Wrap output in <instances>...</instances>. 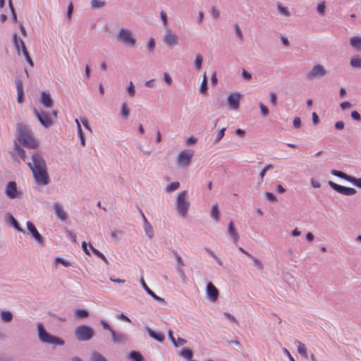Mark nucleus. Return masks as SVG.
Here are the masks:
<instances>
[{
  "instance_id": "nucleus-1",
  "label": "nucleus",
  "mask_w": 361,
  "mask_h": 361,
  "mask_svg": "<svg viewBox=\"0 0 361 361\" xmlns=\"http://www.w3.org/2000/svg\"><path fill=\"white\" fill-rule=\"evenodd\" d=\"M17 133L19 141L24 147L29 149L38 147V142L32 136L27 127L21 123L17 124Z\"/></svg>"
},
{
  "instance_id": "nucleus-2",
  "label": "nucleus",
  "mask_w": 361,
  "mask_h": 361,
  "mask_svg": "<svg viewBox=\"0 0 361 361\" xmlns=\"http://www.w3.org/2000/svg\"><path fill=\"white\" fill-rule=\"evenodd\" d=\"M37 331H38V337L39 340L44 343L48 344H54L56 345L62 346L64 345L65 342L63 339L60 337L54 336L49 334L44 328L42 323L37 324Z\"/></svg>"
},
{
  "instance_id": "nucleus-3",
  "label": "nucleus",
  "mask_w": 361,
  "mask_h": 361,
  "mask_svg": "<svg viewBox=\"0 0 361 361\" xmlns=\"http://www.w3.org/2000/svg\"><path fill=\"white\" fill-rule=\"evenodd\" d=\"M116 39L130 47H135L136 45V39L133 32L126 28H121L116 32Z\"/></svg>"
},
{
  "instance_id": "nucleus-4",
  "label": "nucleus",
  "mask_w": 361,
  "mask_h": 361,
  "mask_svg": "<svg viewBox=\"0 0 361 361\" xmlns=\"http://www.w3.org/2000/svg\"><path fill=\"white\" fill-rule=\"evenodd\" d=\"M187 197L188 192L186 190L180 192L176 197V210L182 216H185L189 209L190 202L188 201Z\"/></svg>"
},
{
  "instance_id": "nucleus-5",
  "label": "nucleus",
  "mask_w": 361,
  "mask_h": 361,
  "mask_svg": "<svg viewBox=\"0 0 361 361\" xmlns=\"http://www.w3.org/2000/svg\"><path fill=\"white\" fill-rule=\"evenodd\" d=\"M32 172L37 184L47 185L49 183L50 179L47 171V167L32 170Z\"/></svg>"
},
{
  "instance_id": "nucleus-6",
  "label": "nucleus",
  "mask_w": 361,
  "mask_h": 361,
  "mask_svg": "<svg viewBox=\"0 0 361 361\" xmlns=\"http://www.w3.org/2000/svg\"><path fill=\"white\" fill-rule=\"evenodd\" d=\"M33 113L38 119L41 125L45 128H49L53 125V121L50 116L44 111H39L36 108L33 109Z\"/></svg>"
},
{
  "instance_id": "nucleus-7",
  "label": "nucleus",
  "mask_w": 361,
  "mask_h": 361,
  "mask_svg": "<svg viewBox=\"0 0 361 361\" xmlns=\"http://www.w3.org/2000/svg\"><path fill=\"white\" fill-rule=\"evenodd\" d=\"M328 184L333 190H334L337 192L344 195L350 196V195H353L356 194V192H357L356 189H355L353 188L343 186V185H338L331 180H329L328 182Z\"/></svg>"
},
{
  "instance_id": "nucleus-8",
  "label": "nucleus",
  "mask_w": 361,
  "mask_h": 361,
  "mask_svg": "<svg viewBox=\"0 0 361 361\" xmlns=\"http://www.w3.org/2000/svg\"><path fill=\"white\" fill-rule=\"evenodd\" d=\"M193 157V152L191 150L181 151L177 157V164L182 167L188 166Z\"/></svg>"
},
{
  "instance_id": "nucleus-9",
  "label": "nucleus",
  "mask_w": 361,
  "mask_h": 361,
  "mask_svg": "<svg viewBox=\"0 0 361 361\" xmlns=\"http://www.w3.org/2000/svg\"><path fill=\"white\" fill-rule=\"evenodd\" d=\"M75 338L80 341H85L90 339V326L81 325L75 331Z\"/></svg>"
},
{
  "instance_id": "nucleus-10",
  "label": "nucleus",
  "mask_w": 361,
  "mask_h": 361,
  "mask_svg": "<svg viewBox=\"0 0 361 361\" xmlns=\"http://www.w3.org/2000/svg\"><path fill=\"white\" fill-rule=\"evenodd\" d=\"M26 226L28 233L30 234L32 238L36 241V243L39 245H44V237L38 232L35 224L31 221H27L26 223Z\"/></svg>"
},
{
  "instance_id": "nucleus-11",
  "label": "nucleus",
  "mask_w": 361,
  "mask_h": 361,
  "mask_svg": "<svg viewBox=\"0 0 361 361\" xmlns=\"http://www.w3.org/2000/svg\"><path fill=\"white\" fill-rule=\"evenodd\" d=\"M326 74V70L325 68L317 64L313 66L312 69L307 74V78L308 80H314L316 78H321Z\"/></svg>"
},
{
  "instance_id": "nucleus-12",
  "label": "nucleus",
  "mask_w": 361,
  "mask_h": 361,
  "mask_svg": "<svg viewBox=\"0 0 361 361\" xmlns=\"http://www.w3.org/2000/svg\"><path fill=\"white\" fill-rule=\"evenodd\" d=\"M32 163L27 164V165L30 167V169H31V171L46 167V162L44 160L41 154L37 153V152L33 154L32 156Z\"/></svg>"
},
{
  "instance_id": "nucleus-13",
  "label": "nucleus",
  "mask_w": 361,
  "mask_h": 361,
  "mask_svg": "<svg viewBox=\"0 0 361 361\" xmlns=\"http://www.w3.org/2000/svg\"><path fill=\"white\" fill-rule=\"evenodd\" d=\"M241 97L238 92H233L228 96L226 103L230 109L238 110L239 109Z\"/></svg>"
},
{
  "instance_id": "nucleus-14",
  "label": "nucleus",
  "mask_w": 361,
  "mask_h": 361,
  "mask_svg": "<svg viewBox=\"0 0 361 361\" xmlns=\"http://www.w3.org/2000/svg\"><path fill=\"white\" fill-rule=\"evenodd\" d=\"M206 293L207 298L212 302H216L218 300L219 296V292L212 282H208L207 283Z\"/></svg>"
},
{
  "instance_id": "nucleus-15",
  "label": "nucleus",
  "mask_w": 361,
  "mask_h": 361,
  "mask_svg": "<svg viewBox=\"0 0 361 361\" xmlns=\"http://www.w3.org/2000/svg\"><path fill=\"white\" fill-rule=\"evenodd\" d=\"M20 193V192L18 190L17 184L15 181L8 183L6 188V194L9 198H16Z\"/></svg>"
},
{
  "instance_id": "nucleus-16",
  "label": "nucleus",
  "mask_w": 361,
  "mask_h": 361,
  "mask_svg": "<svg viewBox=\"0 0 361 361\" xmlns=\"http://www.w3.org/2000/svg\"><path fill=\"white\" fill-rule=\"evenodd\" d=\"M178 35L171 32L169 29H167L166 33L164 36L163 41L164 44L169 47H173L178 44Z\"/></svg>"
},
{
  "instance_id": "nucleus-17",
  "label": "nucleus",
  "mask_w": 361,
  "mask_h": 361,
  "mask_svg": "<svg viewBox=\"0 0 361 361\" xmlns=\"http://www.w3.org/2000/svg\"><path fill=\"white\" fill-rule=\"evenodd\" d=\"M140 283L142 286V288H144V290H145V292L149 295H150L154 300L157 301L158 302L161 303V304H163V305H165L166 303V302L165 301V300L158 295H157L146 284L143 277L141 278L140 279Z\"/></svg>"
},
{
  "instance_id": "nucleus-18",
  "label": "nucleus",
  "mask_w": 361,
  "mask_h": 361,
  "mask_svg": "<svg viewBox=\"0 0 361 361\" xmlns=\"http://www.w3.org/2000/svg\"><path fill=\"white\" fill-rule=\"evenodd\" d=\"M40 102L45 108H51L54 105V101L51 97V94L46 91L42 92Z\"/></svg>"
},
{
  "instance_id": "nucleus-19",
  "label": "nucleus",
  "mask_w": 361,
  "mask_h": 361,
  "mask_svg": "<svg viewBox=\"0 0 361 361\" xmlns=\"http://www.w3.org/2000/svg\"><path fill=\"white\" fill-rule=\"evenodd\" d=\"M173 254L177 262V271L180 277L182 278V279L184 280L185 278L186 277L185 271L183 268L185 266L184 262L181 257L178 255V253L176 251H174Z\"/></svg>"
},
{
  "instance_id": "nucleus-20",
  "label": "nucleus",
  "mask_w": 361,
  "mask_h": 361,
  "mask_svg": "<svg viewBox=\"0 0 361 361\" xmlns=\"http://www.w3.org/2000/svg\"><path fill=\"white\" fill-rule=\"evenodd\" d=\"M140 214L143 219V223H144L143 226H144L145 231L147 235L149 237V238L152 239L154 235V231H153L152 226H151L150 223L147 221V219L145 217L143 212L141 210H140Z\"/></svg>"
},
{
  "instance_id": "nucleus-21",
  "label": "nucleus",
  "mask_w": 361,
  "mask_h": 361,
  "mask_svg": "<svg viewBox=\"0 0 361 361\" xmlns=\"http://www.w3.org/2000/svg\"><path fill=\"white\" fill-rule=\"evenodd\" d=\"M15 83L16 85L17 88V101L19 104H22L24 102V90L23 86V82L19 79L15 80Z\"/></svg>"
},
{
  "instance_id": "nucleus-22",
  "label": "nucleus",
  "mask_w": 361,
  "mask_h": 361,
  "mask_svg": "<svg viewBox=\"0 0 361 361\" xmlns=\"http://www.w3.org/2000/svg\"><path fill=\"white\" fill-rule=\"evenodd\" d=\"M13 44L18 54H20V51L23 49V47H26L23 40L18 37L17 33L13 35Z\"/></svg>"
},
{
  "instance_id": "nucleus-23",
  "label": "nucleus",
  "mask_w": 361,
  "mask_h": 361,
  "mask_svg": "<svg viewBox=\"0 0 361 361\" xmlns=\"http://www.w3.org/2000/svg\"><path fill=\"white\" fill-rule=\"evenodd\" d=\"M228 233L231 236L233 243L236 244L239 240V235L234 227V224L231 221L228 226Z\"/></svg>"
},
{
  "instance_id": "nucleus-24",
  "label": "nucleus",
  "mask_w": 361,
  "mask_h": 361,
  "mask_svg": "<svg viewBox=\"0 0 361 361\" xmlns=\"http://www.w3.org/2000/svg\"><path fill=\"white\" fill-rule=\"evenodd\" d=\"M146 330H147L149 336L152 338H153L160 343H161L164 341L165 336L163 334H161L160 332L154 331L149 327H147Z\"/></svg>"
},
{
  "instance_id": "nucleus-25",
  "label": "nucleus",
  "mask_w": 361,
  "mask_h": 361,
  "mask_svg": "<svg viewBox=\"0 0 361 361\" xmlns=\"http://www.w3.org/2000/svg\"><path fill=\"white\" fill-rule=\"evenodd\" d=\"M6 220L10 222V224L13 226V228L19 231V232H21V233H25V230L23 229L20 226V224L18 222V221L13 217V216L10 214V213H8L6 214Z\"/></svg>"
},
{
  "instance_id": "nucleus-26",
  "label": "nucleus",
  "mask_w": 361,
  "mask_h": 361,
  "mask_svg": "<svg viewBox=\"0 0 361 361\" xmlns=\"http://www.w3.org/2000/svg\"><path fill=\"white\" fill-rule=\"evenodd\" d=\"M0 319L5 323H9L12 322L13 319V314L9 310H3L0 311Z\"/></svg>"
},
{
  "instance_id": "nucleus-27",
  "label": "nucleus",
  "mask_w": 361,
  "mask_h": 361,
  "mask_svg": "<svg viewBox=\"0 0 361 361\" xmlns=\"http://www.w3.org/2000/svg\"><path fill=\"white\" fill-rule=\"evenodd\" d=\"M331 173L333 176H335L340 178L344 179L350 183L352 181L353 177V176H350L341 171H338V170H335V169H333Z\"/></svg>"
},
{
  "instance_id": "nucleus-28",
  "label": "nucleus",
  "mask_w": 361,
  "mask_h": 361,
  "mask_svg": "<svg viewBox=\"0 0 361 361\" xmlns=\"http://www.w3.org/2000/svg\"><path fill=\"white\" fill-rule=\"evenodd\" d=\"M54 209L57 216L63 221H65L68 218L66 212L63 210V207L56 204L54 205Z\"/></svg>"
},
{
  "instance_id": "nucleus-29",
  "label": "nucleus",
  "mask_w": 361,
  "mask_h": 361,
  "mask_svg": "<svg viewBox=\"0 0 361 361\" xmlns=\"http://www.w3.org/2000/svg\"><path fill=\"white\" fill-rule=\"evenodd\" d=\"M74 312L75 318L78 319L87 318L90 315L89 311L85 309H75Z\"/></svg>"
},
{
  "instance_id": "nucleus-30",
  "label": "nucleus",
  "mask_w": 361,
  "mask_h": 361,
  "mask_svg": "<svg viewBox=\"0 0 361 361\" xmlns=\"http://www.w3.org/2000/svg\"><path fill=\"white\" fill-rule=\"evenodd\" d=\"M110 333L111 335L112 341L115 343L121 344L126 339V336L124 335L116 334V332L114 329L111 330Z\"/></svg>"
},
{
  "instance_id": "nucleus-31",
  "label": "nucleus",
  "mask_w": 361,
  "mask_h": 361,
  "mask_svg": "<svg viewBox=\"0 0 361 361\" xmlns=\"http://www.w3.org/2000/svg\"><path fill=\"white\" fill-rule=\"evenodd\" d=\"M350 45L357 51L361 50V37L355 36L350 39Z\"/></svg>"
},
{
  "instance_id": "nucleus-32",
  "label": "nucleus",
  "mask_w": 361,
  "mask_h": 361,
  "mask_svg": "<svg viewBox=\"0 0 361 361\" xmlns=\"http://www.w3.org/2000/svg\"><path fill=\"white\" fill-rule=\"evenodd\" d=\"M178 355L187 359L188 360H192V358L193 357V353L192 350L188 348H183L179 352Z\"/></svg>"
},
{
  "instance_id": "nucleus-33",
  "label": "nucleus",
  "mask_w": 361,
  "mask_h": 361,
  "mask_svg": "<svg viewBox=\"0 0 361 361\" xmlns=\"http://www.w3.org/2000/svg\"><path fill=\"white\" fill-rule=\"evenodd\" d=\"M75 122L77 123V130H78V137L80 138V144L82 145V146H85V135L82 132V128L80 126V124L78 122V119H75Z\"/></svg>"
},
{
  "instance_id": "nucleus-34",
  "label": "nucleus",
  "mask_w": 361,
  "mask_h": 361,
  "mask_svg": "<svg viewBox=\"0 0 361 361\" xmlns=\"http://www.w3.org/2000/svg\"><path fill=\"white\" fill-rule=\"evenodd\" d=\"M129 357L133 361H144L143 355L138 351H131L129 354Z\"/></svg>"
},
{
  "instance_id": "nucleus-35",
  "label": "nucleus",
  "mask_w": 361,
  "mask_h": 361,
  "mask_svg": "<svg viewBox=\"0 0 361 361\" xmlns=\"http://www.w3.org/2000/svg\"><path fill=\"white\" fill-rule=\"evenodd\" d=\"M15 145V151L18 154V155L20 157V159L23 161H25L26 155L25 150L17 143V142H14Z\"/></svg>"
},
{
  "instance_id": "nucleus-36",
  "label": "nucleus",
  "mask_w": 361,
  "mask_h": 361,
  "mask_svg": "<svg viewBox=\"0 0 361 361\" xmlns=\"http://www.w3.org/2000/svg\"><path fill=\"white\" fill-rule=\"evenodd\" d=\"M208 86H207V79L206 77V74L204 73L203 75L202 81L200 86V92L202 94L207 93Z\"/></svg>"
},
{
  "instance_id": "nucleus-37",
  "label": "nucleus",
  "mask_w": 361,
  "mask_h": 361,
  "mask_svg": "<svg viewBox=\"0 0 361 361\" xmlns=\"http://www.w3.org/2000/svg\"><path fill=\"white\" fill-rule=\"evenodd\" d=\"M120 114L123 118H125V119L128 118L129 115H130V111H129V109L128 108L127 104L126 102H123L122 104Z\"/></svg>"
},
{
  "instance_id": "nucleus-38",
  "label": "nucleus",
  "mask_w": 361,
  "mask_h": 361,
  "mask_svg": "<svg viewBox=\"0 0 361 361\" xmlns=\"http://www.w3.org/2000/svg\"><path fill=\"white\" fill-rule=\"evenodd\" d=\"M92 361H109L103 355L98 352L92 353Z\"/></svg>"
},
{
  "instance_id": "nucleus-39",
  "label": "nucleus",
  "mask_w": 361,
  "mask_h": 361,
  "mask_svg": "<svg viewBox=\"0 0 361 361\" xmlns=\"http://www.w3.org/2000/svg\"><path fill=\"white\" fill-rule=\"evenodd\" d=\"M211 216L216 221L219 219V211L217 204H215L212 207Z\"/></svg>"
},
{
  "instance_id": "nucleus-40",
  "label": "nucleus",
  "mask_w": 361,
  "mask_h": 361,
  "mask_svg": "<svg viewBox=\"0 0 361 361\" xmlns=\"http://www.w3.org/2000/svg\"><path fill=\"white\" fill-rule=\"evenodd\" d=\"M23 54L24 55L27 63L31 66H34L33 61L32 60L31 57L30 56L29 52L26 48V47H23V49L21 50Z\"/></svg>"
},
{
  "instance_id": "nucleus-41",
  "label": "nucleus",
  "mask_w": 361,
  "mask_h": 361,
  "mask_svg": "<svg viewBox=\"0 0 361 361\" xmlns=\"http://www.w3.org/2000/svg\"><path fill=\"white\" fill-rule=\"evenodd\" d=\"M8 6H9V8H10L11 13L12 20L15 23H18L17 14H16L15 8L13 5L12 0H8Z\"/></svg>"
},
{
  "instance_id": "nucleus-42",
  "label": "nucleus",
  "mask_w": 361,
  "mask_h": 361,
  "mask_svg": "<svg viewBox=\"0 0 361 361\" xmlns=\"http://www.w3.org/2000/svg\"><path fill=\"white\" fill-rule=\"evenodd\" d=\"M277 10L283 16H285L287 17L290 16V13L288 11V9L286 7L283 6L281 3L277 4Z\"/></svg>"
},
{
  "instance_id": "nucleus-43",
  "label": "nucleus",
  "mask_w": 361,
  "mask_h": 361,
  "mask_svg": "<svg viewBox=\"0 0 361 361\" xmlns=\"http://www.w3.org/2000/svg\"><path fill=\"white\" fill-rule=\"evenodd\" d=\"M298 351L300 355L305 357H307V348L305 344L299 342L298 345Z\"/></svg>"
},
{
  "instance_id": "nucleus-44",
  "label": "nucleus",
  "mask_w": 361,
  "mask_h": 361,
  "mask_svg": "<svg viewBox=\"0 0 361 361\" xmlns=\"http://www.w3.org/2000/svg\"><path fill=\"white\" fill-rule=\"evenodd\" d=\"M180 188L179 182H173L168 185L166 188V192H172Z\"/></svg>"
},
{
  "instance_id": "nucleus-45",
  "label": "nucleus",
  "mask_w": 361,
  "mask_h": 361,
  "mask_svg": "<svg viewBox=\"0 0 361 361\" xmlns=\"http://www.w3.org/2000/svg\"><path fill=\"white\" fill-rule=\"evenodd\" d=\"M106 4L105 0H92V8H101Z\"/></svg>"
},
{
  "instance_id": "nucleus-46",
  "label": "nucleus",
  "mask_w": 361,
  "mask_h": 361,
  "mask_svg": "<svg viewBox=\"0 0 361 361\" xmlns=\"http://www.w3.org/2000/svg\"><path fill=\"white\" fill-rule=\"evenodd\" d=\"M92 253H93L97 257L102 259L106 264H109V262L106 259V258L105 257V256L101 252H99L97 249L94 248L93 246H92Z\"/></svg>"
},
{
  "instance_id": "nucleus-47",
  "label": "nucleus",
  "mask_w": 361,
  "mask_h": 361,
  "mask_svg": "<svg viewBox=\"0 0 361 361\" xmlns=\"http://www.w3.org/2000/svg\"><path fill=\"white\" fill-rule=\"evenodd\" d=\"M350 63L352 67L360 68L361 67V59L360 57L353 58Z\"/></svg>"
},
{
  "instance_id": "nucleus-48",
  "label": "nucleus",
  "mask_w": 361,
  "mask_h": 361,
  "mask_svg": "<svg viewBox=\"0 0 361 361\" xmlns=\"http://www.w3.org/2000/svg\"><path fill=\"white\" fill-rule=\"evenodd\" d=\"M317 12L321 15L324 16L326 11V4L324 1L320 2L317 6Z\"/></svg>"
},
{
  "instance_id": "nucleus-49",
  "label": "nucleus",
  "mask_w": 361,
  "mask_h": 361,
  "mask_svg": "<svg viewBox=\"0 0 361 361\" xmlns=\"http://www.w3.org/2000/svg\"><path fill=\"white\" fill-rule=\"evenodd\" d=\"M147 48L149 52H154L155 48V40L151 37L147 42Z\"/></svg>"
},
{
  "instance_id": "nucleus-50",
  "label": "nucleus",
  "mask_w": 361,
  "mask_h": 361,
  "mask_svg": "<svg viewBox=\"0 0 361 361\" xmlns=\"http://www.w3.org/2000/svg\"><path fill=\"white\" fill-rule=\"evenodd\" d=\"M203 58L200 54H197L195 60V66L197 70H200L202 67Z\"/></svg>"
},
{
  "instance_id": "nucleus-51",
  "label": "nucleus",
  "mask_w": 361,
  "mask_h": 361,
  "mask_svg": "<svg viewBox=\"0 0 361 361\" xmlns=\"http://www.w3.org/2000/svg\"><path fill=\"white\" fill-rule=\"evenodd\" d=\"M225 132H226V128H223L219 130L217 135L216 136V137L214 139V142L215 143L219 142L224 137V136L225 135Z\"/></svg>"
},
{
  "instance_id": "nucleus-52",
  "label": "nucleus",
  "mask_w": 361,
  "mask_h": 361,
  "mask_svg": "<svg viewBox=\"0 0 361 361\" xmlns=\"http://www.w3.org/2000/svg\"><path fill=\"white\" fill-rule=\"evenodd\" d=\"M260 113L264 117H267L269 115L268 108L263 104L262 102L259 103Z\"/></svg>"
},
{
  "instance_id": "nucleus-53",
  "label": "nucleus",
  "mask_w": 361,
  "mask_h": 361,
  "mask_svg": "<svg viewBox=\"0 0 361 361\" xmlns=\"http://www.w3.org/2000/svg\"><path fill=\"white\" fill-rule=\"evenodd\" d=\"M127 92L130 97H133L135 94V86L133 83V82H130L128 87H127Z\"/></svg>"
},
{
  "instance_id": "nucleus-54",
  "label": "nucleus",
  "mask_w": 361,
  "mask_h": 361,
  "mask_svg": "<svg viewBox=\"0 0 361 361\" xmlns=\"http://www.w3.org/2000/svg\"><path fill=\"white\" fill-rule=\"evenodd\" d=\"M55 262L61 264L64 267H69L71 265V263L68 261L64 259L63 258L59 257H57L55 258Z\"/></svg>"
},
{
  "instance_id": "nucleus-55",
  "label": "nucleus",
  "mask_w": 361,
  "mask_h": 361,
  "mask_svg": "<svg viewBox=\"0 0 361 361\" xmlns=\"http://www.w3.org/2000/svg\"><path fill=\"white\" fill-rule=\"evenodd\" d=\"M234 31L235 32V35H237V37L240 39L242 40L243 39V32L239 27V25L238 24H235L234 25Z\"/></svg>"
},
{
  "instance_id": "nucleus-56",
  "label": "nucleus",
  "mask_w": 361,
  "mask_h": 361,
  "mask_svg": "<svg viewBox=\"0 0 361 361\" xmlns=\"http://www.w3.org/2000/svg\"><path fill=\"white\" fill-rule=\"evenodd\" d=\"M66 235L69 238V239L73 243H77L75 234L74 233H73L72 231H69V230H66Z\"/></svg>"
},
{
  "instance_id": "nucleus-57",
  "label": "nucleus",
  "mask_w": 361,
  "mask_h": 361,
  "mask_svg": "<svg viewBox=\"0 0 361 361\" xmlns=\"http://www.w3.org/2000/svg\"><path fill=\"white\" fill-rule=\"evenodd\" d=\"M253 260V264L255 266H256L259 270L263 269V264L261 263V262L257 259L256 257H250Z\"/></svg>"
},
{
  "instance_id": "nucleus-58",
  "label": "nucleus",
  "mask_w": 361,
  "mask_h": 361,
  "mask_svg": "<svg viewBox=\"0 0 361 361\" xmlns=\"http://www.w3.org/2000/svg\"><path fill=\"white\" fill-rule=\"evenodd\" d=\"M350 116H351V118L355 120V121H361V116L360 114H359L358 111H353L350 114Z\"/></svg>"
},
{
  "instance_id": "nucleus-59",
  "label": "nucleus",
  "mask_w": 361,
  "mask_h": 361,
  "mask_svg": "<svg viewBox=\"0 0 361 361\" xmlns=\"http://www.w3.org/2000/svg\"><path fill=\"white\" fill-rule=\"evenodd\" d=\"M264 195L267 197V199L271 202H276L277 200L276 196L271 192H265Z\"/></svg>"
},
{
  "instance_id": "nucleus-60",
  "label": "nucleus",
  "mask_w": 361,
  "mask_h": 361,
  "mask_svg": "<svg viewBox=\"0 0 361 361\" xmlns=\"http://www.w3.org/2000/svg\"><path fill=\"white\" fill-rule=\"evenodd\" d=\"M351 183L353 184L355 186L361 188V178H356L353 176Z\"/></svg>"
},
{
  "instance_id": "nucleus-61",
  "label": "nucleus",
  "mask_w": 361,
  "mask_h": 361,
  "mask_svg": "<svg viewBox=\"0 0 361 361\" xmlns=\"http://www.w3.org/2000/svg\"><path fill=\"white\" fill-rule=\"evenodd\" d=\"M73 12V4L72 2H70V4H68V6L67 14H66V16L68 18L70 19L71 18Z\"/></svg>"
},
{
  "instance_id": "nucleus-62",
  "label": "nucleus",
  "mask_w": 361,
  "mask_h": 361,
  "mask_svg": "<svg viewBox=\"0 0 361 361\" xmlns=\"http://www.w3.org/2000/svg\"><path fill=\"white\" fill-rule=\"evenodd\" d=\"M277 102V96L274 92L270 93V103L273 106H276Z\"/></svg>"
},
{
  "instance_id": "nucleus-63",
  "label": "nucleus",
  "mask_w": 361,
  "mask_h": 361,
  "mask_svg": "<svg viewBox=\"0 0 361 361\" xmlns=\"http://www.w3.org/2000/svg\"><path fill=\"white\" fill-rule=\"evenodd\" d=\"M340 106L342 110H345L352 106V104L349 102H343L340 104Z\"/></svg>"
},
{
  "instance_id": "nucleus-64",
  "label": "nucleus",
  "mask_w": 361,
  "mask_h": 361,
  "mask_svg": "<svg viewBox=\"0 0 361 361\" xmlns=\"http://www.w3.org/2000/svg\"><path fill=\"white\" fill-rule=\"evenodd\" d=\"M293 126L295 128H299L301 126V120L299 117H295L293 121Z\"/></svg>"
}]
</instances>
